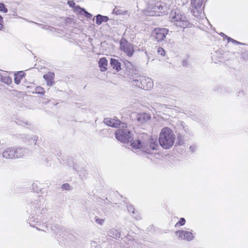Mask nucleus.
<instances>
[{
    "instance_id": "nucleus-1",
    "label": "nucleus",
    "mask_w": 248,
    "mask_h": 248,
    "mask_svg": "<svg viewBox=\"0 0 248 248\" xmlns=\"http://www.w3.org/2000/svg\"><path fill=\"white\" fill-rule=\"evenodd\" d=\"M126 128V124L122 123L116 131L115 138L119 141L125 143H130L133 149H140V154L143 155L151 154L152 151L156 150L158 147L156 139H151L148 141H141L139 139L133 140V134Z\"/></svg>"
},
{
    "instance_id": "nucleus-2",
    "label": "nucleus",
    "mask_w": 248,
    "mask_h": 248,
    "mask_svg": "<svg viewBox=\"0 0 248 248\" xmlns=\"http://www.w3.org/2000/svg\"><path fill=\"white\" fill-rule=\"evenodd\" d=\"M176 136L173 130L168 127L161 129L159 134L158 141L160 145L164 149L171 148L175 142Z\"/></svg>"
},
{
    "instance_id": "nucleus-3",
    "label": "nucleus",
    "mask_w": 248,
    "mask_h": 248,
    "mask_svg": "<svg viewBox=\"0 0 248 248\" xmlns=\"http://www.w3.org/2000/svg\"><path fill=\"white\" fill-rule=\"evenodd\" d=\"M27 154L26 148L18 147H10L5 149L2 152V157L6 159H17L23 157Z\"/></svg>"
},
{
    "instance_id": "nucleus-4",
    "label": "nucleus",
    "mask_w": 248,
    "mask_h": 248,
    "mask_svg": "<svg viewBox=\"0 0 248 248\" xmlns=\"http://www.w3.org/2000/svg\"><path fill=\"white\" fill-rule=\"evenodd\" d=\"M170 19L176 26L181 28L185 29L189 27V22L188 20L178 10L172 11L170 16Z\"/></svg>"
},
{
    "instance_id": "nucleus-5",
    "label": "nucleus",
    "mask_w": 248,
    "mask_h": 248,
    "mask_svg": "<svg viewBox=\"0 0 248 248\" xmlns=\"http://www.w3.org/2000/svg\"><path fill=\"white\" fill-rule=\"evenodd\" d=\"M175 235L181 240L189 242L193 240L194 235L192 230H178L175 232Z\"/></svg>"
},
{
    "instance_id": "nucleus-6",
    "label": "nucleus",
    "mask_w": 248,
    "mask_h": 248,
    "mask_svg": "<svg viewBox=\"0 0 248 248\" xmlns=\"http://www.w3.org/2000/svg\"><path fill=\"white\" fill-rule=\"evenodd\" d=\"M169 31L166 28H156L153 32V36L157 42L163 41L168 33Z\"/></svg>"
},
{
    "instance_id": "nucleus-7",
    "label": "nucleus",
    "mask_w": 248,
    "mask_h": 248,
    "mask_svg": "<svg viewBox=\"0 0 248 248\" xmlns=\"http://www.w3.org/2000/svg\"><path fill=\"white\" fill-rule=\"evenodd\" d=\"M121 50L123 51L128 56L131 57L134 52L132 45L125 40H122L120 42Z\"/></svg>"
},
{
    "instance_id": "nucleus-8",
    "label": "nucleus",
    "mask_w": 248,
    "mask_h": 248,
    "mask_svg": "<svg viewBox=\"0 0 248 248\" xmlns=\"http://www.w3.org/2000/svg\"><path fill=\"white\" fill-rule=\"evenodd\" d=\"M144 80H146L145 76L137 74L131 75L129 78V82L132 86H136L140 88V87H142L141 82Z\"/></svg>"
},
{
    "instance_id": "nucleus-9",
    "label": "nucleus",
    "mask_w": 248,
    "mask_h": 248,
    "mask_svg": "<svg viewBox=\"0 0 248 248\" xmlns=\"http://www.w3.org/2000/svg\"><path fill=\"white\" fill-rule=\"evenodd\" d=\"M22 138L25 143L28 145H32L36 144L38 136L35 135H25Z\"/></svg>"
},
{
    "instance_id": "nucleus-10",
    "label": "nucleus",
    "mask_w": 248,
    "mask_h": 248,
    "mask_svg": "<svg viewBox=\"0 0 248 248\" xmlns=\"http://www.w3.org/2000/svg\"><path fill=\"white\" fill-rule=\"evenodd\" d=\"M176 128L178 132H183V134H190V130L189 127L183 121H178L177 123Z\"/></svg>"
},
{
    "instance_id": "nucleus-11",
    "label": "nucleus",
    "mask_w": 248,
    "mask_h": 248,
    "mask_svg": "<svg viewBox=\"0 0 248 248\" xmlns=\"http://www.w3.org/2000/svg\"><path fill=\"white\" fill-rule=\"evenodd\" d=\"M145 79L146 80L141 82V86L140 89H142L145 90H151L154 86L153 80L149 77H145Z\"/></svg>"
},
{
    "instance_id": "nucleus-12",
    "label": "nucleus",
    "mask_w": 248,
    "mask_h": 248,
    "mask_svg": "<svg viewBox=\"0 0 248 248\" xmlns=\"http://www.w3.org/2000/svg\"><path fill=\"white\" fill-rule=\"evenodd\" d=\"M104 123L111 127H117L119 125H121L122 124L120 121L116 119H111L110 118H106L104 120Z\"/></svg>"
},
{
    "instance_id": "nucleus-13",
    "label": "nucleus",
    "mask_w": 248,
    "mask_h": 248,
    "mask_svg": "<svg viewBox=\"0 0 248 248\" xmlns=\"http://www.w3.org/2000/svg\"><path fill=\"white\" fill-rule=\"evenodd\" d=\"M28 221V223L31 226L35 227L38 230L45 231L44 228L45 227L46 228V226H42V228H39L37 227H36L35 224H34V223H37L38 222V218L37 217H35L34 216H31L29 217Z\"/></svg>"
},
{
    "instance_id": "nucleus-14",
    "label": "nucleus",
    "mask_w": 248,
    "mask_h": 248,
    "mask_svg": "<svg viewBox=\"0 0 248 248\" xmlns=\"http://www.w3.org/2000/svg\"><path fill=\"white\" fill-rule=\"evenodd\" d=\"M54 74L52 72H48L46 74L43 76L44 78L46 81L47 85L50 86L53 83Z\"/></svg>"
},
{
    "instance_id": "nucleus-15",
    "label": "nucleus",
    "mask_w": 248,
    "mask_h": 248,
    "mask_svg": "<svg viewBox=\"0 0 248 248\" xmlns=\"http://www.w3.org/2000/svg\"><path fill=\"white\" fill-rule=\"evenodd\" d=\"M99 66L101 71H106L107 70L108 61L105 58H101L98 62Z\"/></svg>"
},
{
    "instance_id": "nucleus-16",
    "label": "nucleus",
    "mask_w": 248,
    "mask_h": 248,
    "mask_svg": "<svg viewBox=\"0 0 248 248\" xmlns=\"http://www.w3.org/2000/svg\"><path fill=\"white\" fill-rule=\"evenodd\" d=\"M150 118L151 117L149 114L143 113L139 115L138 117V121L140 123H144V122L149 120Z\"/></svg>"
},
{
    "instance_id": "nucleus-17",
    "label": "nucleus",
    "mask_w": 248,
    "mask_h": 248,
    "mask_svg": "<svg viewBox=\"0 0 248 248\" xmlns=\"http://www.w3.org/2000/svg\"><path fill=\"white\" fill-rule=\"evenodd\" d=\"M110 65L111 67L118 72L121 69V63L117 60L111 58L110 59Z\"/></svg>"
},
{
    "instance_id": "nucleus-18",
    "label": "nucleus",
    "mask_w": 248,
    "mask_h": 248,
    "mask_svg": "<svg viewBox=\"0 0 248 248\" xmlns=\"http://www.w3.org/2000/svg\"><path fill=\"white\" fill-rule=\"evenodd\" d=\"M108 235L112 238L117 239L120 237V233L117 229L115 228L111 229L108 232Z\"/></svg>"
},
{
    "instance_id": "nucleus-19",
    "label": "nucleus",
    "mask_w": 248,
    "mask_h": 248,
    "mask_svg": "<svg viewBox=\"0 0 248 248\" xmlns=\"http://www.w3.org/2000/svg\"><path fill=\"white\" fill-rule=\"evenodd\" d=\"M185 136L183 132H178L177 134V143L178 145H182L185 143Z\"/></svg>"
},
{
    "instance_id": "nucleus-20",
    "label": "nucleus",
    "mask_w": 248,
    "mask_h": 248,
    "mask_svg": "<svg viewBox=\"0 0 248 248\" xmlns=\"http://www.w3.org/2000/svg\"><path fill=\"white\" fill-rule=\"evenodd\" d=\"M109 18L108 16L98 15L96 16V23L97 25H100L103 22H107Z\"/></svg>"
},
{
    "instance_id": "nucleus-21",
    "label": "nucleus",
    "mask_w": 248,
    "mask_h": 248,
    "mask_svg": "<svg viewBox=\"0 0 248 248\" xmlns=\"http://www.w3.org/2000/svg\"><path fill=\"white\" fill-rule=\"evenodd\" d=\"M163 5L160 2H157L153 7V11L155 13H160L163 9Z\"/></svg>"
},
{
    "instance_id": "nucleus-22",
    "label": "nucleus",
    "mask_w": 248,
    "mask_h": 248,
    "mask_svg": "<svg viewBox=\"0 0 248 248\" xmlns=\"http://www.w3.org/2000/svg\"><path fill=\"white\" fill-rule=\"evenodd\" d=\"M24 76V73L22 71L19 72L17 74H15L14 81L16 84H19L20 82L21 78Z\"/></svg>"
},
{
    "instance_id": "nucleus-23",
    "label": "nucleus",
    "mask_w": 248,
    "mask_h": 248,
    "mask_svg": "<svg viewBox=\"0 0 248 248\" xmlns=\"http://www.w3.org/2000/svg\"><path fill=\"white\" fill-rule=\"evenodd\" d=\"M0 80L1 82L7 85H10L12 83L11 78L9 76L4 75L0 74Z\"/></svg>"
},
{
    "instance_id": "nucleus-24",
    "label": "nucleus",
    "mask_w": 248,
    "mask_h": 248,
    "mask_svg": "<svg viewBox=\"0 0 248 248\" xmlns=\"http://www.w3.org/2000/svg\"><path fill=\"white\" fill-rule=\"evenodd\" d=\"M221 35L222 36H223L225 37V38L227 40H228V42H232V43L233 44H235V45H243V43H240L235 40H234L233 39L227 36V35H225L223 33H221Z\"/></svg>"
},
{
    "instance_id": "nucleus-25",
    "label": "nucleus",
    "mask_w": 248,
    "mask_h": 248,
    "mask_svg": "<svg viewBox=\"0 0 248 248\" xmlns=\"http://www.w3.org/2000/svg\"><path fill=\"white\" fill-rule=\"evenodd\" d=\"M202 4V0H193L192 5L196 9H200Z\"/></svg>"
},
{
    "instance_id": "nucleus-26",
    "label": "nucleus",
    "mask_w": 248,
    "mask_h": 248,
    "mask_svg": "<svg viewBox=\"0 0 248 248\" xmlns=\"http://www.w3.org/2000/svg\"><path fill=\"white\" fill-rule=\"evenodd\" d=\"M127 11L123 10L122 9H119L117 7H115V8L112 11V14H115L116 15H126L127 14Z\"/></svg>"
},
{
    "instance_id": "nucleus-27",
    "label": "nucleus",
    "mask_w": 248,
    "mask_h": 248,
    "mask_svg": "<svg viewBox=\"0 0 248 248\" xmlns=\"http://www.w3.org/2000/svg\"><path fill=\"white\" fill-rule=\"evenodd\" d=\"M166 112L169 113V115H170L171 117H175L177 116L178 112L176 109L168 108L166 110Z\"/></svg>"
},
{
    "instance_id": "nucleus-28",
    "label": "nucleus",
    "mask_w": 248,
    "mask_h": 248,
    "mask_svg": "<svg viewBox=\"0 0 248 248\" xmlns=\"http://www.w3.org/2000/svg\"><path fill=\"white\" fill-rule=\"evenodd\" d=\"M35 93L38 94H44L45 93V90L44 88L40 86H37L35 89Z\"/></svg>"
},
{
    "instance_id": "nucleus-29",
    "label": "nucleus",
    "mask_w": 248,
    "mask_h": 248,
    "mask_svg": "<svg viewBox=\"0 0 248 248\" xmlns=\"http://www.w3.org/2000/svg\"><path fill=\"white\" fill-rule=\"evenodd\" d=\"M186 223V220L184 218L181 217L180 220L175 224V227L183 226Z\"/></svg>"
},
{
    "instance_id": "nucleus-30",
    "label": "nucleus",
    "mask_w": 248,
    "mask_h": 248,
    "mask_svg": "<svg viewBox=\"0 0 248 248\" xmlns=\"http://www.w3.org/2000/svg\"><path fill=\"white\" fill-rule=\"evenodd\" d=\"M127 210L129 213L132 214H135V208L131 204H128L127 205Z\"/></svg>"
},
{
    "instance_id": "nucleus-31",
    "label": "nucleus",
    "mask_w": 248,
    "mask_h": 248,
    "mask_svg": "<svg viewBox=\"0 0 248 248\" xmlns=\"http://www.w3.org/2000/svg\"><path fill=\"white\" fill-rule=\"evenodd\" d=\"M94 220H95V221L96 223L100 225H102L104 222H105V219H102V218H99L98 217H95V218H94Z\"/></svg>"
},
{
    "instance_id": "nucleus-32",
    "label": "nucleus",
    "mask_w": 248,
    "mask_h": 248,
    "mask_svg": "<svg viewBox=\"0 0 248 248\" xmlns=\"http://www.w3.org/2000/svg\"><path fill=\"white\" fill-rule=\"evenodd\" d=\"M0 11L3 12L5 13H7L8 10L5 7V5L2 3H0Z\"/></svg>"
},
{
    "instance_id": "nucleus-33",
    "label": "nucleus",
    "mask_w": 248,
    "mask_h": 248,
    "mask_svg": "<svg viewBox=\"0 0 248 248\" xmlns=\"http://www.w3.org/2000/svg\"><path fill=\"white\" fill-rule=\"evenodd\" d=\"M157 53L159 55L164 56L165 54V51L163 48L158 47L157 49Z\"/></svg>"
},
{
    "instance_id": "nucleus-34",
    "label": "nucleus",
    "mask_w": 248,
    "mask_h": 248,
    "mask_svg": "<svg viewBox=\"0 0 248 248\" xmlns=\"http://www.w3.org/2000/svg\"><path fill=\"white\" fill-rule=\"evenodd\" d=\"M132 216L134 218H135L137 220H140V219H141V217H140V213H139L137 211H136V212H135V214H132Z\"/></svg>"
},
{
    "instance_id": "nucleus-35",
    "label": "nucleus",
    "mask_w": 248,
    "mask_h": 248,
    "mask_svg": "<svg viewBox=\"0 0 248 248\" xmlns=\"http://www.w3.org/2000/svg\"><path fill=\"white\" fill-rule=\"evenodd\" d=\"M62 188L64 190H70V186L67 183L64 184L62 186Z\"/></svg>"
},
{
    "instance_id": "nucleus-36",
    "label": "nucleus",
    "mask_w": 248,
    "mask_h": 248,
    "mask_svg": "<svg viewBox=\"0 0 248 248\" xmlns=\"http://www.w3.org/2000/svg\"><path fill=\"white\" fill-rule=\"evenodd\" d=\"M189 150L191 152H194L197 150V146L196 145H192L190 146Z\"/></svg>"
},
{
    "instance_id": "nucleus-37",
    "label": "nucleus",
    "mask_w": 248,
    "mask_h": 248,
    "mask_svg": "<svg viewBox=\"0 0 248 248\" xmlns=\"http://www.w3.org/2000/svg\"><path fill=\"white\" fill-rule=\"evenodd\" d=\"M83 11H84V15L85 16H86L87 18H91L92 17V15L91 14L89 13L88 12H87L84 10Z\"/></svg>"
},
{
    "instance_id": "nucleus-38",
    "label": "nucleus",
    "mask_w": 248,
    "mask_h": 248,
    "mask_svg": "<svg viewBox=\"0 0 248 248\" xmlns=\"http://www.w3.org/2000/svg\"><path fill=\"white\" fill-rule=\"evenodd\" d=\"M93 244L94 245V246L95 247V248H100L99 246L95 245H96L95 242H93V243H92V247H93Z\"/></svg>"
},
{
    "instance_id": "nucleus-39",
    "label": "nucleus",
    "mask_w": 248,
    "mask_h": 248,
    "mask_svg": "<svg viewBox=\"0 0 248 248\" xmlns=\"http://www.w3.org/2000/svg\"><path fill=\"white\" fill-rule=\"evenodd\" d=\"M156 105H158L159 107H160V108L162 109H163L164 108H166V107H165V106L164 105H158V104H156Z\"/></svg>"
},
{
    "instance_id": "nucleus-40",
    "label": "nucleus",
    "mask_w": 248,
    "mask_h": 248,
    "mask_svg": "<svg viewBox=\"0 0 248 248\" xmlns=\"http://www.w3.org/2000/svg\"><path fill=\"white\" fill-rule=\"evenodd\" d=\"M3 24L1 23H0V30H1L3 28Z\"/></svg>"
},
{
    "instance_id": "nucleus-41",
    "label": "nucleus",
    "mask_w": 248,
    "mask_h": 248,
    "mask_svg": "<svg viewBox=\"0 0 248 248\" xmlns=\"http://www.w3.org/2000/svg\"><path fill=\"white\" fill-rule=\"evenodd\" d=\"M2 20H3V17L1 16H0V23H2Z\"/></svg>"
},
{
    "instance_id": "nucleus-42",
    "label": "nucleus",
    "mask_w": 248,
    "mask_h": 248,
    "mask_svg": "<svg viewBox=\"0 0 248 248\" xmlns=\"http://www.w3.org/2000/svg\"><path fill=\"white\" fill-rule=\"evenodd\" d=\"M46 211V209H44V208H42V211H44L45 212Z\"/></svg>"
},
{
    "instance_id": "nucleus-43",
    "label": "nucleus",
    "mask_w": 248,
    "mask_h": 248,
    "mask_svg": "<svg viewBox=\"0 0 248 248\" xmlns=\"http://www.w3.org/2000/svg\"><path fill=\"white\" fill-rule=\"evenodd\" d=\"M37 208L39 209V210H40L41 207H40L39 205L38 206V207H37Z\"/></svg>"
}]
</instances>
